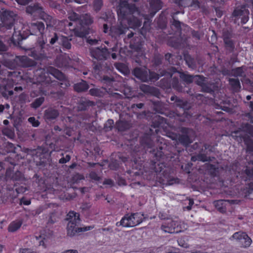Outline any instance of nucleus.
<instances>
[{"mask_svg": "<svg viewBox=\"0 0 253 253\" xmlns=\"http://www.w3.org/2000/svg\"><path fill=\"white\" fill-rule=\"evenodd\" d=\"M152 133L153 130L149 128V131L145 133L142 137L141 144L144 148H150L153 146L154 143L151 138V135Z\"/></svg>", "mask_w": 253, "mask_h": 253, "instance_id": "f3484780", "label": "nucleus"}, {"mask_svg": "<svg viewBox=\"0 0 253 253\" xmlns=\"http://www.w3.org/2000/svg\"><path fill=\"white\" fill-rule=\"evenodd\" d=\"M40 149L38 148L37 149H27L26 150V152L28 155H31L32 156H37V157H40L41 156H43L42 154V153L40 152Z\"/></svg>", "mask_w": 253, "mask_h": 253, "instance_id": "603ef678", "label": "nucleus"}, {"mask_svg": "<svg viewBox=\"0 0 253 253\" xmlns=\"http://www.w3.org/2000/svg\"><path fill=\"white\" fill-rule=\"evenodd\" d=\"M89 94L93 96L101 97L103 95V92L98 88H92L89 90Z\"/></svg>", "mask_w": 253, "mask_h": 253, "instance_id": "4d7b16f0", "label": "nucleus"}, {"mask_svg": "<svg viewBox=\"0 0 253 253\" xmlns=\"http://www.w3.org/2000/svg\"><path fill=\"white\" fill-rule=\"evenodd\" d=\"M103 5L102 0H94L93 8L96 12L99 11Z\"/></svg>", "mask_w": 253, "mask_h": 253, "instance_id": "bf43d9fd", "label": "nucleus"}, {"mask_svg": "<svg viewBox=\"0 0 253 253\" xmlns=\"http://www.w3.org/2000/svg\"><path fill=\"white\" fill-rule=\"evenodd\" d=\"M38 44L41 48V52H44L45 49H47L49 47V44H47V40L44 39L43 35L42 36V37L39 38Z\"/></svg>", "mask_w": 253, "mask_h": 253, "instance_id": "4c0bfd02", "label": "nucleus"}, {"mask_svg": "<svg viewBox=\"0 0 253 253\" xmlns=\"http://www.w3.org/2000/svg\"><path fill=\"white\" fill-rule=\"evenodd\" d=\"M189 0H174V3L179 7L189 6L188 1Z\"/></svg>", "mask_w": 253, "mask_h": 253, "instance_id": "338daca9", "label": "nucleus"}, {"mask_svg": "<svg viewBox=\"0 0 253 253\" xmlns=\"http://www.w3.org/2000/svg\"><path fill=\"white\" fill-rule=\"evenodd\" d=\"M139 88L141 91L147 95H151L158 98H160L161 96L160 90L155 86L141 84L139 85Z\"/></svg>", "mask_w": 253, "mask_h": 253, "instance_id": "4468645a", "label": "nucleus"}, {"mask_svg": "<svg viewBox=\"0 0 253 253\" xmlns=\"http://www.w3.org/2000/svg\"><path fill=\"white\" fill-rule=\"evenodd\" d=\"M2 64L10 69H14L19 66V56H16L13 59H4L2 61Z\"/></svg>", "mask_w": 253, "mask_h": 253, "instance_id": "412c9836", "label": "nucleus"}, {"mask_svg": "<svg viewBox=\"0 0 253 253\" xmlns=\"http://www.w3.org/2000/svg\"><path fill=\"white\" fill-rule=\"evenodd\" d=\"M120 166V163L119 160L117 158H113L112 159L111 162L109 164V167L111 169H117Z\"/></svg>", "mask_w": 253, "mask_h": 253, "instance_id": "13d9d810", "label": "nucleus"}, {"mask_svg": "<svg viewBox=\"0 0 253 253\" xmlns=\"http://www.w3.org/2000/svg\"><path fill=\"white\" fill-rule=\"evenodd\" d=\"M244 234H246V233L242 232H236L230 238V240L234 239L237 241L239 242V240H241V238H242V237H244Z\"/></svg>", "mask_w": 253, "mask_h": 253, "instance_id": "e2e57ef3", "label": "nucleus"}, {"mask_svg": "<svg viewBox=\"0 0 253 253\" xmlns=\"http://www.w3.org/2000/svg\"><path fill=\"white\" fill-rule=\"evenodd\" d=\"M19 66L25 68L34 67L36 66L37 63L34 60L29 58L27 56H19Z\"/></svg>", "mask_w": 253, "mask_h": 253, "instance_id": "5701e85b", "label": "nucleus"}, {"mask_svg": "<svg viewBox=\"0 0 253 253\" xmlns=\"http://www.w3.org/2000/svg\"><path fill=\"white\" fill-rule=\"evenodd\" d=\"M184 59L185 61L186 64L189 68L193 69L196 68V61L194 58H193L189 53H184Z\"/></svg>", "mask_w": 253, "mask_h": 253, "instance_id": "7c9ffc66", "label": "nucleus"}, {"mask_svg": "<svg viewBox=\"0 0 253 253\" xmlns=\"http://www.w3.org/2000/svg\"><path fill=\"white\" fill-rule=\"evenodd\" d=\"M160 78V76L158 73L154 72L151 71L148 69V79L149 81L155 82L158 80Z\"/></svg>", "mask_w": 253, "mask_h": 253, "instance_id": "3c124183", "label": "nucleus"}, {"mask_svg": "<svg viewBox=\"0 0 253 253\" xmlns=\"http://www.w3.org/2000/svg\"><path fill=\"white\" fill-rule=\"evenodd\" d=\"M114 126V121L112 120L109 119L104 124V129L106 131H108L112 130Z\"/></svg>", "mask_w": 253, "mask_h": 253, "instance_id": "052dcab7", "label": "nucleus"}, {"mask_svg": "<svg viewBox=\"0 0 253 253\" xmlns=\"http://www.w3.org/2000/svg\"><path fill=\"white\" fill-rule=\"evenodd\" d=\"M170 85L172 88L179 92H182L184 91V87L180 83L177 77H173L170 82Z\"/></svg>", "mask_w": 253, "mask_h": 253, "instance_id": "c85d7f7f", "label": "nucleus"}, {"mask_svg": "<svg viewBox=\"0 0 253 253\" xmlns=\"http://www.w3.org/2000/svg\"><path fill=\"white\" fill-rule=\"evenodd\" d=\"M59 115L58 111L53 108H48L44 111L43 118L46 121H51L56 119Z\"/></svg>", "mask_w": 253, "mask_h": 253, "instance_id": "6ab92c4d", "label": "nucleus"}, {"mask_svg": "<svg viewBox=\"0 0 253 253\" xmlns=\"http://www.w3.org/2000/svg\"><path fill=\"white\" fill-rule=\"evenodd\" d=\"M91 57L97 61H105L108 59L110 52L105 46L92 47L89 49Z\"/></svg>", "mask_w": 253, "mask_h": 253, "instance_id": "39448f33", "label": "nucleus"}, {"mask_svg": "<svg viewBox=\"0 0 253 253\" xmlns=\"http://www.w3.org/2000/svg\"><path fill=\"white\" fill-rule=\"evenodd\" d=\"M217 89L216 84L212 82H208V80L205 82L201 86V91L204 92L212 94Z\"/></svg>", "mask_w": 253, "mask_h": 253, "instance_id": "4be33fe9", "label": "nucleus"}, {"mask_svg": "<svg viewBox=\"0 0 253 253\" xmlns=\"http://www.w3.org/2000/svg\"><path fill=\"white\" fill-rule=\"evenodd\" d=\"M144 214L140 213H133L129 215L128 214L125 215L122 218V222L123 227H134L141 223L145 217H143Z\"/></svg>", "mask_w": 253, "mask_h": 253, "instance_id": "20e7f679", "label": "nucleus"}, {"mask_svg": "<svg viewBox=\"0 0 253 253\" xmlns=\"http://www.w3.org/2000/svg\"><path fill=\"white\" fill-rule=\"evenodd\" d=\"M178 223L171 219L167 218L166 222L163 223L161 228L164 232L169 233H178L180 231L178 230Z\"/></svg>", "mask_w": 253, "mask_h": 253, "instance_id": "9b49d317", "label": "nucleus"}, {"mask_svg": "<svg viewBox=\"0 0 253 253\" xmlns=\"http://www.w3.org/2000/svg\"><path fill=\"white\" fill-rule=\"evenodd\" d=\"M119 18L126 19L129 27L134 29L140 27L141 20L137 16L143 17L138 8L134 3L129 4L126 0H121L117 9Z\"/></svg>", "mask_w": 253, "mask_h": 253, "instance_id": "f257e3e1", "label": "nucleus"}, {"mask_svg": "<svg viewBox=\"0 0 253 253\" xmlns=\"http://www.w3.org/2000/svg\"><path fill=\"white\" fill-rule=\"evenodd\" d=\"M132 74L143 82H148V69L144 67H136L132 71Z\"/></svg>", "mask_w": 253, "mask_h": 253, "instance_id": "ddd939ff", "label": "nucleus"}, {"mask_svg": "<svg viewBox=\"0 0 253 253\" xmlns=\"http://www.w3.org/2000/svg\"><path fill=\"white\" fill-rule=\"evenodd\" d=\"M93 69L94 73L99 75L101 72L110 69L107 63L103 61H93Z\"/></svg>", "mask_w": 253, "mask_h": 253, "instance_id": "aec40b11", "label": "nucleus"}, {"mask_svg": "<svg viewBox=\"0 0 253 253\" xmlns=\"http://www.w3.org/2000/svg\"><path fill=\"white\" fill-rule=\"evenodd\" d=\"M249 11L247 8V5H242L235 8L232 13L231 20L236 23L237 19L241 17L242 23H246L249 20Z\"/></svg>", "mask_w": 253, "mask_h": 253, "instance_id": "423d86ee", "label": "nucleus"}, {"mask_svg": "<svg viewBox=\"0 0 253 253\" xmlns=\"http://www.w3.org/2000/svg\"><path fill=\"white\" fill-rule=\"evenodd\" d=\"M169 13L167 10L162 11L160 14L158 20L157 24L158 26L162 29H164L166 28L168 21L167 16Z\"/></svg>", "mask_w": 253, "mask_h": 253, "instance_id": "393cba45", "label": "nucleus"}, {"mask_svg": "<svg viewBox=\"0 0 253 253\" xmlns=\"http://www.w3.org/2000/svg\"><path fill=\"white\" fill-rule=\"evenodd\" d=\"M12 179L16 181L21 180L23 179V175L22 172L17 170L12 174Z\"/></svg>", "mask_w": 253, "mask_h": 253, "instance_id": "69168bd1", "label": "nucleus"}, {"mask_svg": "<svg viewBox=\"0 0 253 253\" xmlns=\"http://www.w3.org/2000/svg\"><path fill=\"white\" fill-rule=\"evenodd\" d=\"M29 27L33 32L37 31L42 35L44 31V25L42 22H41L30 23Z\"/></svg>", "mask_w": 253, "mask_h": 253, "instance_id": "bb28decb", "label": "nucleus"}, {"mask_svg": "<svg viewBox=\"0 0 253 253\" xmlns=\"http://www.w3.org/2000/svg\"><path fill=\"white\" fill-rule=\"evenodd\" d=\"M60 43L63 48H65L67 49H70L71 48L72 44L71 42L72 41V38L70 37L62 36L60 39Z\"/></svg>", "mask_w": 253, "mask_h": 253, "instance_id": "f704fd0d", "label": "nucleus"}, {"mask_svg": "<svg viewBox=\"0 0 253 253\" xmlns=\"http://www.w3.org/2000/svg\"><path fill=\"white\" fill-rule=\"evenodd\" d=\"M73 86L74 90L77 92H85L89 88L88 84L84 80L75 84Z\"/></svg>", "mask_w": 253, "mask_h": 253, "instance_id": "cd10ccee", "label": "nucleus"}, {"mask_svg": "<svg viewBox=\"0 0 253 253\" xmlns=\"http://www.w3.org/2000/svg\"><path fill=\"white\" fill-rule=\"evenodd\" d=\"M55 63L56 66L59 68L67 67L71 64V59L66 55H61L57 57Z\"/></svg>", "mask_w": 253, "mask_h": 253, "instance_id": "b1692460", "label": "nucleus"}, {"mask_svg": "<svg viewBox=\"0 0 253 253\" xmlns=\"http://www.w3.org/2000/svg\"><path fill=\"white\" fill-rule=\"evenodd\" d=\"M207 79V78L202 75H194L193 82H194L196 84L201 87Z\"/></svg>", "mask_w": 253, "mask_h": 253, "instance_id": "c03bdc74", "label": "nucleus"}, {"mask_svg": "<svg viewBox=\"0 0 253 253\" xmlns=\"http://www.w3.org/2000/svg\"><path fill=\"white\" fill-rule=\"evenodd\" d=\"M232 76L238 77H242L244 74V72L242 67H237L232 70Z\"/></svg>", "mask_w": 253, "mask_h": 253, "instance_id": "864d4df0", "label": "nucleus"}, {"mask_svg": "<svg viewBox=\"0 0 253 253\" xmlns=\"http://www.w3.org/2000/svg\"><path fill=\"white\" fill-rule=\"evenodd\" d=\"M153 110L158 113H163L164 104L159 101H152Z\"/></svg>", "mask_w": 253, "mask_h": 253, "instance_id": "79ce46f5", "label": "nucleus"}, {"mask_svg": "<svg viewBox=\"0 0 253 253\" xmlns=\"http://www.w3.org/2000/svg\"><path fill=\"white\" fill-rule=\"evenodd\" d=\"M179 14V11L171 13V19L170 21V27L171 29L175 32L179 33L180 41H179V40H178L177 42H174L172 44V46L176 48L183 47L185 46L191 45V42L190 41V38L184 35H182L181 34V25H184V24L179 20L180 18L178 16V15Z\"/></svg>", "mask_w": 253, "mask_h": 253, "instance_id": "7ed1b4c3", "label": "nucleus"}, {"mask_svg": "<svg viewBox=\"0 0 253 253\" xmlns=\"http://www.w3.org/2000/svg\"><path fill=\"white\" fill-rule=\"evenodd\" d=\"M114 81L113 77H109L108 76H103L101 79V82L104 84H110Z\"/></svg>", "mask_w": 253, "mask_h": 253, "instance_id": "774afa93", "label": "nucleus"}, {"mask_svg": "<svg viewBox=\"0 0 253 253\" xmlns=\"http://www.w3.org/2000/svg\"><path fill=\"white\" fill-rule=\"evenodd\" d=\"M203 149H202L198 154V161L203 162L211 161L212 159L210 157H207L205 154L203 153Z\"/></svg>", "mask_w": 253, "mask_h": 253, "instance_id": "09e8293b", "label": "nucleus"}, {"mask_svg": "<svg viewBox=\"0 0 253 253\" xmlns=\"http://www.w3.org/2000/svg\"><path fill=\"white\" fill-rule=\"evenodd\" d=\"M180 132L182 134H179L177 143L186 147L192 142L190 138V135L192 133V130L189 128L182 127L180 128Z\"/></svg>", "mask_w": 253, "mask_h": 253, "instance_id": "9d476101", "label": "nucleus"}, {"mask_svg": "<svg viewBox=\"0 0 253 253\" xmlns=\"http://www.w3.org/2000/svg\"><path fill=\"white\" fill-rule=\"evenodd\" d=\"M47 72L54 76L57 80L62 82V83H60L55 82L58 84H59L61 87H63V85H64L65 87L70 86V84L67 77L59 70L50 66L47 69Z\"/></svg>", "mask_w": 253, "mask_h": 253, "instance_id": "6e6552de", "label": "nucleus"}, {"mask_svg": "<svg viewBox=\"0 0 253 253\" xmlns=\"http://www.w3.org/2000/svg\"><path fill=\"white\" fill-rule=\"evenodd\" d=\"M135 41L134 43L130 44L129 47L133 50V54L136 52L139 56H142V46L143 42L141 40V37L136 38Z\"/></svg>", "mask_w": 253, "mask_h": 253, "instance_id": "a211bd4d", "label": "nucleus"}, {"mask_svg": "<svg viewBox=\"0 0 253 253\" xmlns=\"http://www.w3.org/2000/svg\"><path fill=\"white\" fill-rule=\"evenodd\" d=\"M224 43L227 50L230 52L234 51L235 48V42L232 39L224 41Z\"/></svg>", "mask_w": 253, "mask_h": 253, "instance_id": "49530a36", "label": "nucleus"}, {"mask_svg": "<svg viewBox=\"0 0 253 253\" xmlns=\"http://www.w3.org/2000/svg\"><path fill=\"white\" fill-rule=\"evenodd\" d=\"M44 101V97H40L36 98L31 104V106L33 108L37 109L42 105Z\"/></svg>", "mask_w": 253, "mask_h": 253, "instance_id": "de8ad7c7", "label": "nucleus"}, {"mask_svg": "<svg viewBox=\"0 0 253 253\" xmlns=\"http://www.w3.org/2000/svg\"><path fill=\"white\" fill-rule=\"evenodd\" d=\"M128 29V28L126 25H123L122 23H120V24L110 27V34L112 37L117 39L121 35L125 34Z\"/></svg>", "mask_w": 253, "mask_h": 253, "instance_id": "f8f14e48", "label": "nucleus"}, {"mask_svg": "<svg viewBox=\"0 0 253 253\" xmlns=\"http://www.w3.org/2000/svg\"><path fill=\"white\" fill-rule=\"evenodd\" d=\"M227 201L225 200H218L216 201H215L214 202L215 207L217 208V209L220 212H223L225 211V209L223 208V204L224 203L226 202ZM228 202H229V201H227Z\"/></svg>", "mask_w": 253, "mask_h": 253, "instance_id": "8fccbe9b", "label": "nucleus"}, {"mask_svg": "<svg viewBox=\"0 0 253 253\" xmlns=\"http://www.w3.org/2000/svg\"><path fill=\"white\" fill-rule=\"evenodd\" d=\"M40 18L42 19L45 22L47 29L53 27L55 24V21L53 18L51 16L44 13V11H43Z\"/></svg>", "mask_w": 253, "mask_h": 253, "instance_id": "c756f323", "label": "nucleus"}, {"mask_svg": "<svg viewBox=\"0 0 253 253\" xmlns=\"http://www.w3.org/2000/svg\"><path fill=\"white\" fill-rule=\"evenodd\" d=\"M245 172L246 175V180H249L253 181V168L247 167L245 170Z\"/></svg>", "mask_w": 253, "mask_h": 253, "instance_id": "5fc2aeb1", "label": "nucleus"}, {"mask_svg": "<svg viewBox=\"0 0 253 253\" xmlns=\"http://www.w3.org/2000/svg\"><path fill=\"white\" fill-rule=\"evenodd\" d=\"M170 100L172 102L169 104L174 107L182 108L185 111L189 110L191 108V104L189 102L176 95H172Z\"/></svg>", "mask_w": 253, "mask_h": 253, "instance_id": "1a4fd4ad", "label": "nucleus"}, {"mask_svg": "<svg viewBox=\"0 0 253 253\" xmlns=\"http://www.w3.org/2000/svg\"><path fill=\"white\" fill-rule=\"evenodd\" d=\"M66 220L68 221V223L78 225L80 222V214L74 211H70L67 215Z\"/></svg>", "mask_w": 253, "mask_h": 253, "instance_id": "a878e982", "label": "nucleus"}, {"mask_svg": "<svg viewBox=\"0 0 253 253\" xmlns=\"http://www.w3.org/2000/svg\"><path fill=\"white\" fill-rule=\"evenodd\" d=\"M149 3L150 7L148 8V13L142 14L144 19L148 21L150 20L163 7V2L161 0H149Z\"/></svg>", "mask_w": 253, "mask_h": 253, "instance_id": "0eeeda50", "label": "nucleus"}, {"mask_svg": "<svg viewBox=\"0 0 253 253\" xmlns=\"http://www.w3.org/2000/svg\"><path fill=\"white\" fill-rule=\"evenodd\" d=\"M205 166L211 175L214 176L216 175L218 168L215 167V165L211 164H206Z\"/></svg>", "mask_w": 253, "mask_h": 253, "instance_id": "a18cd8bd", "label": "nucleus"}, {"mask_svg": "<svg viewBox=\"0 0 253 253\" xmlns=\"http://www.w3.org/2000/svg\"><path fill=\"white\" fill-rule=\"evenodd\" d=\"M22 222L21 221H13L11 222L8 227L9 232H13L17 230L21 226Z\"/></svg>", "mask_w": 253, "mask_h": 253, "instance_id": "37998d69", "label": "nucleus"}, {"mask_svg": "<svg viewBox=\"0 0 253 253\" xmlns=\"http://www.w3.org/2000/svg\"><path fill=\"white\" fill-rule=\"evenodd\" d=\"M23 39H24V38H23L21 36H20V38H18L17 41L15 40L14 38H13L12 41L13 42V43L15 44H17L21 48H22V49H23L24 50H28L29 49V48H28L27 47H26V46H22V40Z\"/></svg>", "mask_w": 253, "mask_h": 253, "instance_id": "0e129e2a", "label": "nucleus"}, {"mask_svg": "<svg viewBox=\"0 0 253 253\" xmlns=\"http://www.w3.org/2000/svg\"><path fill=\"white\" fill-rule=\"evenodd\" d=\"M116 126L119 131H124L128 129L130 127V125L127 121H118L116 123Z\"/></svg>", "mask_w": 253, "mask_h": 253, "instance_id": "58836bf2", "label": "nucleus"}, {"mask_svg": "<svg viewBox=\"0 0 253 253\" xmlns=\"http://www.w3.org/2000/svg\"><path fill=\"white\" fill-rule=\"evenodd\" d=\"M180 78L186 84H190L193 82L194 75H189L185 72H178Z\"/></svg>", "mask_w": 253, "mask_h": 253, "instance_id": "72a5a7b5", "label": "nucleus"}, {"mask_svg": "<svg viewBox=\"0 0 253 253\" xmlns=\"http://www.w3.org/2000/svg\"><path fill=\"white\" fill-rule=\"evenodd\" d=\"M114 66L116 69L122 73H126L127 72V69L124 63H115Z\"/></svg>", "mask_w": 253, "mask_h": 253, "instance_id": "6e6d98bb", "label": "nucleus"}, {"mask_svg": "<svg viewBox=\"0 0 253 253\" xmlns=\"http://www.w3.org/2000/svg\"><path fill=\"white\" fill-rule=\"evenodd\" d=\"M77 104V111L80 112L87 110L90 106H94L95 103L85 97H81L78 100Z\"/></svg>", "mask_w": 253, "mask_h": 253, "instance_id": "dca6fc26", "label": "nucleus"}, {"mask_svg": "<svg viewBox=\"0 0 253 253\" xmlns=\"http://www.w3.org/2000/svg\"><path fill=\"white\" fill-rule=\"evenodd\" d=\"M231 136L239 142L243 140L246 145V152L249 154L253 153V126L249 123L242 124L236 130L231 132Z\"/></svg>", "mask_w": 253, "mask_h": 253, "instance_id": "f03ea898", "label": "nucleus"}, {"mask_svg": "<svg viewBox=\"0 0 253 253\" xmlns=\"http://www.w3.org/2000/svg\"><path fill=\"white\" fill-rule=\"evenodd\" d=\"M92 23L93 20L89 15L87 14H85L81 15L79 23L82 26H83L84 25H89L92 24Z\"/></svg>", "mask_w": 253, "mask_h": 253, "instance_id": "c9c22d12", "label": "nucleus"}, {"mask_svg": "<svg viewBox=\"0 0 253 253\" xmlns=\"http://www.w3.org/2000/svg\"><path fill=\"white\" fill-rule=\"evenodd\" d=\"M77 225L78 224L74 223H68L67 227L68 235L72 237L78 232V228H80V227H77Z\"/></svg>", "mask_w": 253, "mask_h": 253, "instance_id": "473e14b6", "label": "nucleus"}, {"mask_svg": "<svg viewBox=\"0 0 253 253\" xmlns=\"http://www.w3.org/2000/svg\"><path fill=\"white\" fill-rule=\"evenodd\" d=\"M233 37L232 33L228 30H224L222 33V38L223 42L227 40H231Z\"/></svg>", "mask_w": 253, "mask_h": 253, "instance_id": "680f3d73", "label": "nucleus"}, {"mask_svg": "<svg viewBox=\"0 0 253 253\" xmlns=\"http://www.w3.org/2000/svg\"><path fill=\"white\" fill-rule=\"evenodd\" d=\"M0 18L2 24L3 26H8L9 28H10L12 26L14 19L11 16H7L6 15V13H5V14L3 15Z\"/></svg>", "mask_w": 253, "mask_h": 253, "instance_id": "e433bc0d", "label": "nucleus"}, {"mask_svg": "<svg viewBox=\"0 0 253 253\" xmlns=\"http://www.w3.org/2000/svg\"><path fill=\"white\" fill-rule=\"evenodd\" d=\"M228 81L234 91L237 92L240 90L241 86L239 79L229 78Z\"/></svg>", "mask_w": 253, "mask_h": 253, "instance_id": "2f4dec72", "label": "nucleus"}, {"mask_svg": "<svg viewBox=\"0 0 253 253\" xmlns=\"http://www.w3.org/2000/svg\"><path fill=\"white\" fill-rule=\"evenodd\" d=\"M176 69L174 67H171L168 69L167 70H159V75L160 78L163 76H169L172 78V76L173 73L177 72Z\"/></svg>", "mask_w": 253, "mask_h": 253, "instance_id": "a19ab883", "label": "nucleus"}, {"mask_svg": "<svg viewBox=\"0 0 253 253\" xmlns=\"http://www.w3.org/2000/svg\"><path fill=\"white\" fill-rule=\"evenodd\" d=\"M43 8L39 4H31L26 8V12L35 19L40 17L43 12Z\"/></svg>", "mask_w": 253, "mask_h": 253, "instance_id": "2eb2a0df", "label": "nucleus"}, {"mask_svg": "<svg viewBox=\"0 0 253 253\" xmlns=\"http://www.w3.org/2000/svg\"><path fill=\"white\" fill-rule=\"evenodd\" d=\"M244 237L241 238V240H239V242L242 245L243 248H246L251 245L252 241L246 233L244 234Z\"/></svg>", "mask_w": 253, "mask_h": 253, "instance_id": "ea45409f", "label": "nucleus"}]
</instances>
